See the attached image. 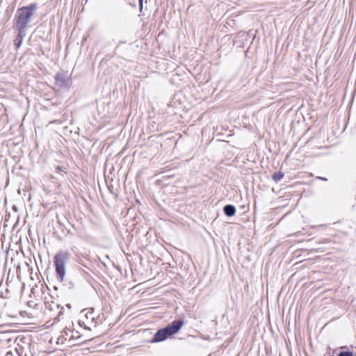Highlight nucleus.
I'll return each instance as SVG.
<instances>
[{
	"mask_svg": "<svg viewBox=\"0 0 356 356\" xmlns=\"http://www.w3.org/2000/svg\"><path fill=\"white\" fill-rule=\"evenodd\" d=\"M150 342L155 343L156 342V334H154L152 337V338L150 340Z\"/></svg>",
	"mask_w": 356,
	"mask_h": 356,
	"instance_id": "12",
	"label": "nucleus"
},
{
	"mask_svg": "<svg viewBox=\"0 0 356 356\" xmlns=\"http://www.w3.org/2000/svg\"><path fill=\"white\" fill-rule=\"evenodd\" d=\"M38 8V4L37 3H32L29 6L18 8L16 13L17 22H28Z\"/></svg>",
	"mask_w": 356,
	"mask_h": 356,
	"instance_id": "3",
	"label": "nucleus"
},
{
	"mask_svg": "<svg viewBox=\"0 0 356 356\" xmlns=\"http://www.w3.org/2000/svg\"><path fill=\"white\" fill-rule=\"evenodd\" d=\"M24 36H25L24 34V35H17L16 36V38L14 40V43L17 48H19L22 45V40H23V38Z\"/></svg>",
	"mask_w": 356,
	"mask_h": 356,
	"instance_id": "8",
	"label": "nucleus"
},
{
	"mask_svg": "<svg viewBox=\"0 0 356 356\" xmlns=\"http://www.w3.org/2000/svg\"><path fill=\"white\" fill-rule=\"evenodd\" d=\"M44 305H45L46 309H49V311H52V312L58 311L60 307V305L57 302H55L53 300H51V301L45 300Z\"/></svg>",
	"mask_w": 356,
	"mask_h": 356,
	"instance_id": "6",
	"label": "nucleus"
},
{
	"mask_svg": "<svg viewBox=\"0 0 356 356\" xmlns=\"http://www.w3.org/2000/svg\"><path fill=\"white\" fill-rule=\"evenodd\" d=\"M236 211V207L232 204H227L223 207L224 213L228 217L234 216Z\"/></svg>",
	"mask_w": 356,
	"mask_h": 356,
	"instance_id": "5",
	"label": "nucleus"
},
{
	"mask_svg": "<svg viewBox=\"0 0 356 356\" xmlns=\"http://www.w3.org/2000/svg\"><path fill=\"white\" fill-rule=\"evenodd\" d=\"M26 24H18L16 26V28L19 31L17 35H24V34L26 35L24 30L26 27Z\"/></svg>",
	"mask_w": 356,
	"mask_h": 356,
	"instance_id": "9",
	"label": "nucleus"
},
{
	"mask_svg": "<svg viewBox=\"0 0 356 356\" xmlns=\"http://www.w3.org/2000/svg\"><path fill=\"white\" fill-rule=\"evenodd\" d=\"M56 170L58 172L60 170H61V168L60 166H57L56 168Z\"/></svg>",
	"mask_w": 356,
	"mask_h": 356,
	"instance_id": "14",
	"label": "nucleus"
},
{
	"mask_svg": "<svg viewBox=\"0 0 356 356\" xmlns=\"http://www.w3.org/2000/svg\"><path fill=\"white\" fill-rule=\"evenodd\" d=\"M70 254L67 252H59L54 258V263L56 268V278L62 282L66 273V264L69 260Z\"/></svg>",
	"mask_w": 356,
	"mask_h": 356,
	"instance_id": "1",
	"label": "nucleus"
},
{
	"mask_svg": "<svg viewBox=\"0 0 356 356\" xmlns=\"http://www.w3.org/2000/svg\"><path fill=\"white\" fill-rule=\"evenodd\" d=\"M318 179H321L323 181H327V179L325 177H318Z\"/></svg>",
	"mask_w": 356,
	"mask_h": 356,
	"instance_id": "13",
	"label": "nucleus"
},
{
	"mask_svg": "<svg viewBox=\"0 0 356 356\" xmlns=\"http://www.w3.org/2000/svg\"><path fill=\"white\" fill-rule=\"evenodd\" d=\"M184 321L175 320L163 328L157 330V342L163 341L177 333L182 327Z\"/></svg>",
	"mask_w": 356,
	"mask_h": 356,
	"instance_id": "2",
	"label": "nucleus"
},
{
	"mask_svg": "<svg viewBox=\"0 0 356 356\" xmlns=\"http://www.w3.org/2000/svg\"><path fill=\"white\" fill-rule=\"evenodd\" d=\"M283 177H284V173L281 171H279V172H275L273 175L272 178L275 182H278L283 178Z\"/></svg>",
	"mask_w": 356,
	"mask_h": 356,
	"instance_id": "7",
	"label": "nucleus"
},
{
	"mask_svg": "<svg viewBox=\"0 0 356 356\" xmlns=\"http://www.w3.org/2000/svg\"><path fill=\"white\" fill-rule=\"evenodd\" d=\"M138 2H139V6H140V13H142L143 9V0H138Z\"/></svg>",
	"mask_w": 356,
	"mask_h": 356,
	"instance_id": "11",
	"label": "nucleus"
},
{
	"mask_svg": "<svg viewBox=\"0 0 356 356\" xmlns=\"http://www.w3.org/2000/svg\"><path fill=\"white\" fill-rule=\"evenodd\" d=\"M56 86L63 88L69 85V76L67 72H58L55 76Z\"/></svg>",
	"mask_w": 356,
	"mask_h": 356,
	"instance_id": "4",
	"label": "nucleus"
},
{
	"mask_svg": "<svg viewBox=\"0 0 356 356\" xmlns=\"http://www.w3.org/2000/svg\"><path fill=\"white\" fill-rule=\"evenodd\" d=\"M338 356H353V352L347 350V351H341Z\"/></svg>",
	"mask_w": 356,
	"mask_h": 356,
	"instance_id": "10",
	"label": "nucleus"
}]
</instances>
